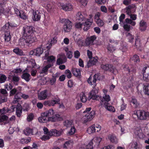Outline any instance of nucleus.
<instances>
[{"label": "nucleus", "instance_id": "cd10ccee", "mask_svg": "<svg viewBox=\"0 0 149 149\" xmlns=\"http://www.w3.org/2000/svg\"><path fill=\"white\" fill-rule=\"evenodd\" d=\"M30 75L27 72L23 73L21 76V78L24 79L26 81H29L31 79Z\"/></svg>", "mask_w": 149, "mask_h": 149}, {"label": "nucleus", "instance_id": "3c124183", "mask_svg": "<svg viewBox=\"0 0 149 149\" xmlns=\"http://www.w3.org/2000/svg\"><path fill=\"white\" fill-rule=\"evenodd\" d=\"M7 96L4 95H1L0 97V102L2 103L6 102L7 100Z\"/></svg>", "mask_w": 149, "mask_h": 149}, {"label": "nucleus", "instance_id": "39448f33", "mask_svg": "<svg viewBox=\"0 0 149 149\" xmlns=\"http://www.w3.org/2000/svg\"><path fill=\"white\" fill-rule=\"evenodd\" d=\"M92 22V21L91 19H87V22H78L76 23L75 26L78 29L81 28V26L83 24V25L84 26L83 30L84 31H86L90 27Z\"/></svg>", "mask_w": 149, "mask_h": 149}, {"label": "nucleus", "instance_id": "8fccbe9b", "mask_svg": "<svg viewBox=\"0 0 149 149\" xmlns=\"http://www.w3.org/2000/svg\"><path fill=\"white\" fill-rule=\"evenodd\" d=\"M57 77H58L57 74H55L52 75V78L50 80V82L52 85H53L55 83L56 80V78Z\"/></svg>", "mask_w": 149, "mask_h": 149}, {"label": "nucleus", "instance_id": "49530a36", "mask_svg": "<svg viewBox=\"0 0 149 149\" xmlns=\"http://www.w3.org/2000/svg\"><path fill=\"white\" fill-rule=\"evenodd\" d=\"M24 134L26 136H29L32 133V130L29 128H26L24 131Z\"/></svg>", "mask_w": 149, "mask_h": 149}, {"label": "nucleus", "instance_id": "412c9836", "mask_svg": "<svg viewBox=\"0 0 149 149\" xmlns=\"http://www.w3.org/2000/svg\"><path fill=\"white\" fill-rule=\"evenodd\" d=\"M76 19L77 22H84L86 21L85 18L84 17L83 15L81 14V12H78L76 15Z\"/></svg>", "mask_w": 149, "mask_h": 149}, {"label": "nucleus", "instance_id": "de8ad7c7", "mask_svg": "<svg viewBox=\"0 0 149 149\" xmlns=\"http://www.w3.org/2000/svg\"><path fill=\"white\" fill-rule=\"evenodd\" d=\"M43 113L48 117V116L52 115L54 114V111L52 109H50Z\"/></svg>", "mask_w": 149, "mask_h": 149}, {"label": "nucleus", "instance_id": "20e7f679", "mask_svg": "<svg viewBox=\"0 0 149 149\" xmlns=\"http://www.w3.org/2000/svg\"><path fill=\"white\" fill-rule=\"evenodd\" d=\"M91 109V107L87 108L84 111L83 113H87V114L83 117L82 118V120L84 123L91 120L93 119V116L95 115V111H94L93 110L89 113Z\"/></svg>", "mask_w": 149, "mask_h": 149}, {"label": "nucleus", "instance_id": "2eb2a0df", "mask_svg": "<svg viewBox=\"0 0 149 149\" xmlns=\"http://www.w3.org/2000/svg\"><path fill=\"white\" fill-rule=\"evenodd\" d=\"M101 68L106 71H109L113 72L114 71L113 66L111 64H102L101 65Z\"/></svg>", "mask_w": 149, "mask_h": 149}, {"label": "nucleus", "instance_id": "ea45409f", "mask_svg": "<svg viewBox=\"0 0 149 149\" xmlns=\"http://www.w3.org/2000/svg\"><path fill=\"white\" fill-rule=\"evenodd\" d=\"M10 27H12V26H11L9 22L6 23L4 26H3L1 29V30L2 31H4L5 32V31H7Z\"/></svg>", "mask_w": 149, "mask_h": 149}, {"label": "nucleus", "instance_id": "6e6d98bb", "mask_svg": "<svg viewBox=\"0 0 149 149\" xmlns=\"http://www.w3.org/2000/svg\"><path fill=\"white\" fill-rule=\"evenodd\" d=\"M65 74L69 79L70 78L72 77V74L69 70H65Z\"/></svg>", "mask_w": 149, "mask_h": 149}, {"label": "nucleus", "instance_id": "a878e982", "mask_svg": "<svg viewBox=\"0 0 149 149\" xmlns=\"http://www.w3.org/2000/svg\"><path fill=\"white\" fill-rule=\"evenodd\" d=\"M108 138L110 141L113 143L116 144L118 143L117 138L113 134H109L108 136Z\"/></svg>", "mask_w": 149, "mask_h": 149}, {"label": "nucleus", "instance_id": "1a4fd4ad", "mask_svg": "<svg viewBox=\"0 0 149 149\" xmlns=\"http://www.w3.org/2000/svg\"><path fill=\"white\" fill-rule=\"evenodd\" d=\"M34 42V39L33 38H31V40L29 38H24L20 39L19 40V45L20 46H28V44H30Z\"/></svg>", "mask_w": 149, "mask_h": 149}, {"label": "nucleus", "instance_id": "f3484780", "mask_svg": "<svg viewBox=\"0 0 149 149\" xmlns=\"http://www.w3.org/2000/svg\"><path fill=\"white\" fill-rule=\"evenodd\" d=\"M90 92L89 93L88 95V98L86 96L85 94V93L83 92H81L79 95L80 99V101L83 103L85 102L88 100V101H90V100L91 99H89V97L90 96Z\"/></svg>", "mask_w": 149, "mask_h": 149}, {"label": "nucleus", "instance_id": "c9c22d12", "mask_svg": "<svg viewBox=\"0 0 149 149\" xmlns=\"http://www.w3.org/2000/svg\"><path fill=\"white\" fill-rule=\"evenodd\" d=\"M73 123L72 120H66L63 122V125L67 127H70Z\"/></svg>", "mask_w": 149, "mask_h": 149}, {"label": "nucleus", "instance_id": "a211bd4d", "mask_svg": "<svg viewBox=\"0 0 149 149\" xmlns=\"http://www.w3.org/2000/svg\"><path fill=\"white\" fill-rule=\"evenodd\" d=\"M139 29L141 31H144L147 27V24L144 20H142L139 23Z\"/></svg>", "mask_w": 149, "mask_h": 149}, {"label": "nucleus", "instance_id": "393cba45", "mask_svg": "<svg viewBox=\"0 0 149 149\" xmlns=\"http://www.w3.org/2000/svg\"><path fill=\"white\" fill-rule=\"evenodd\" d=\"M47 91L45 90L41 92L38 94V98L39 100H42L45 99L47 97Z\"/></svg>", "mask_w": 149, "mask_h": 149}, {"label": "nucleus", "instance_id": "052dcab7", "mask_svg": "<svg viewBox=\"0 0 149 149\" xmlns=\"http://www.w3.org/2000/svg\"><path fill=\"white\" fill-rule=\"evenodd\" d=\"M126 36L129 39L130 41L131 42L132 40L134 39V36L132 35L130 33H126Z\"/></svg>", "mask_w": 149, "mask_h": 149}, {"label": "nucleus", "instance_id": "c85d7f7f", "mask_svg": "<svg viewBox=\"0 0 149 149\" xmlns=\"http://www.w3.org/2000/svg\"><path fill=\"white\" fill-rule=\"evenodd\" d=\"M56 38H57L54 37L49 40L47 45V47H50L53 46L54 44H55L57 42Z\"/></svg>", "mask_w": 149, "mask_h": 149}, {"label": "nucleus", "instance_id": "e2e57ef3", "mask_svg": "<svg viewBox=\"0 0 149 149\" xmlns=\"http://www.w3.org/2000/svg\"><path fill=\"white\" fill-rule=\"evenodd\" d=\"M50 136L49 135H44L42 137H40V139L42 140L45 141H46L50 139Z\"/></svg>", "mask_w": 149, "mask_h": 149}, {"label": "nucleus", "instance_id": "58836bf2", "mask_svg": "<svg viewBox=\"0 0 149 149\" xmlns=\"http://www.w3.org/2000/svg\"><path fill=\"white\" fill-rule=\"evenodd\" d=\"M87 132L89 134H91L95 132V129L94 126L92 125L88 127L87 129Z\"/></svg>", "mask_w": 149, "mask_h": 149}, {"label": "nucleus", "instance_id": "7c9ffc66", "mask_svg": "<svg viewBox=\"0 0 149 149\" xmlns=\"http://www.w3.org/2000/svg\"><path fill=\"white\" fill-rule=\"evenodd\" d=\"M72 72L74 75L78 77L81 75V71L79 69L76 68L72 69Z\"/></svg>", "mask_w": 149, "mask_h": 149}, {"label": "nucleus", "instance_id": "b1692460", "mask_svg": "<svg viewBox=\"0 0 149 149\" xmlns=\"http://www.w3.org/2000/svg\"><path fill=\"white\" fill-rule=\"evenodd\" d=\"M41 17V13L38 11L33 12L32 17L33 20L34 21H38L40 20Z\"/></svg>", "mask_w": 149, "mask_h": 149}, {"label": "nucleus", "instance_id": "09e8293b", "mask_svg": "<svg viewBox=\"0 0 149 149\" xmlns=\"http://www.w3.org/2000/svg\"><path fill=\"white\" fill-rule=\"evenodd\" d=\"M18 91L16 88L12 89L10 92V96H13L15 95Z\"/></svg>", "mask_w": 149, "mask_h": 149}, {"label": "nucleus", "instance_id": "a19ab883", "mask_svg": "<svg viewBox=\"0 0 149 149\" xmlns=\"http://www.w3.org/2000/svg\"><path fill=\"white\" fill-rule=\"evenodd\" d=\"M102 140V138L100 137H95L92 140L93 142H94L96 144V145L97 146H98L99 145L100 142Z\"/></svg>", "mask_w": 149, "mask_h": 149}, {"label": "nucleus", "instance_id": "0eeeda50", "mask_svg": "<svg viewBox=\"0 0 149 149\" xmlns=\"http://www.w3.org/2000/svg\"><path fill=\"white\" fill-rule=\"evenodd\" d=\"M63 21L64 22L63 29L65 32H69L72 28V22L68 19H63Z\"/></svg>", "mask_w": 149, "mask_h": 149}, {"label": "nucleus", "instance_id": "dca6fc26", "mask_svg": "<svg viewBox=\"0 0 149 149\" xmlns=\"http://www.w3.org/2000/svg\"><path fill=\"white\" fill-rule=\"evenodd\" d=\"M62 130L58 131L55 129H52L49 131V135L51 137L52 136H58L62 134Z\"/></svg>", "mask_w": 149, "mask_h": 149}, {"label": "nucleus", "instance_id": "603ef678", "mask_svg": "<svg viewBox=\"0 0 149 149\" xmlns=\"http://www.w3.org/2000/svg\"><path fill=\"white\" fill-rule=\"evenodd\" d=\"M21 13L19 16L22 19H26L27 18V16L26 13L23 11H21L20 12Z\"/></svg>", "mask_w": 149, "mask_h": 149}, {"label": "nucleus", "instance_id": "c756f323", "mask_svg": "<svg viewBox=\"0 0 149 149\" xmlns=\"http://www.w3.org/2000/svg\"><path fill=\"white\" fill-rule=\"evenodd\" d=\"M62 8L65 11H70L72 9V6L70 4L64 5L62 6Z\"/></svg>", "mask_w": 149, "mask_h": 149}, {"label": "nucleus", "instance_id": "6e6552de", "mask_svg": "<svg viewBox=\"0 0 149 149\" xmlns=\"http://www.w3.org/2000/svg\"><path fill=\"white\" fill-rule=\"evenodd\" d=\"M34 42V39L33 38H31V40L29 38H24L20 39L19 40V45L20 46H28V44H30Z\"/></svg>", "mask_w": 149, "mask_h": 149}, {"label": "nucleus", "instance_id": "69168bd1", "mask_svg": "<svg viewBox=\"0 0 149 149\" xmlns=\"http://www.w3.org/2000/svg\"><path fill=\"white\" fill-rule=\"evenodd\" d=\"M97 25L100 26H102L104 24V23L102 20L100 19L96 21Z\"/></svg>", "mask_w": 149, "mask_h": 149}, {"label": "nucleus", "instance_id": "f257e3e1", "mask_svg": "<svg viewBox=\"0 0 149 149\" xmlns=\"http://www.w3.org/2000/svg\"><path fill=\"white\" fill-rule=\"evenodd\" d=\"M98 75L97 74H95L93 77V80L92 81V77L90 76L87 80V82L90 85L93 86V89L90 91V96L89 99H92L93 100H100L101 102L104 105L108 103L109 101L111 100V98L109 95L104 93L103 94L102 97L100 96L97 94L98 92V89H96L95 87L96 86V81L98 78Z\"/></svg>", "mask_w": 149, "mask_h": 149}, {"label": "nucleus", "instance_id": "774afa93", "mask_svg": "<svg viewBox=\"0 0 149 149\" xmlns=\"http://www.w3.org/2000/svg\"><path fill=\"white\" fill-rule=\"evenodd\" d=\"M123 28L125 31H129L131 29V26L129 25L124 24L123 26Z\"/></svg>", "mask_w": 149, "mask_h": 149}, {"label": "nucleus", "instance_id": "a18cd8bd", "mask_svg": "<svg viewBox=\"0 0 149 149\" xmlns=\"http://www.w3.org/2000/svg\"><path fill=\"white\" fill-rule=\"evenodd\" d=\"M22 109L23 111H28L30 109V107L28 104L25 103L22 105Z\"/></svg>", "mask_w": 149, "mask_h": 149}, {"label": "nucleus", "instance_id": "864d4df0", "mask_svg": "<svg viewBox=\"0 0 149 149\" xmlns=\"http://www.w3.org/2000/svg\"><path fill=\"white\" fill-rule=\"evenodd\" d=\"M55 57L53 56H48L47 58V61L49 63H53L55 61Z\"/></svg>", "mask_w": 149, "mask_h": 149}, {"label": "nucleus", "instance_id": "473e14b6", "mask_svg": "<svg viewBox=\"0 0 149 149\" xmlns=\"http://www.w3.org/2000/svg\"><path fill=\"white\" fill-rule=\"evenodd\" d=\"M22 93L18 91L17 93L14 96V100L15 102H18V100L20 99L21 98Z\"/></svg>", "mask_w": 149, "mask_h": 149}, {"label": "nucleus", "instance_id": "ddd939ff", "mask_svg": "<svg viewBox=\"0 0 149 149\" xmlns=\"http://www.w3.org/2000/svg\"><path fill=\"white\" fill-rule=\"evenodd\" d=\"M60 102V100H47L45 101L43 103V104L45 106H54V104H58Z\"/></svg>", "mask_w": 149, "mask_h": 149}, {"label": "nucleus", "instance_id": "4be33fe9", "mask_svg": "<svg viewBox=\"0 0 149 149\" xmlns=\"http://www.w3.org/2000/svg\"><path fill=\"white\" fill-rule=\"evenodd\" d=\"M67 61L66 58L64 56H62L57 58L56 64L57 65H61Z\"/></svg>", "mask_w": 149, "mask_h": 149}, {"label": "nucleus", "instance_id": "9d476101", "mask_svg": "<svg viewBox=\"0 0 149 149\" xmlns=\"http://www.w3.org/2000/svg\"><path fill=\"white\" fill-rule=\"evenodd\" d=\"M143 78L145 81H149V67H145L142 70Z\"/></svg>", "mask_w": 149, "mask_h": 149}, {"label": "nucleus", "instance_id": "4468645a", "mask_svg": "<svg viewBox=\"0 0 149 149\" xmlns=\"http://www.w3.org/2000/svg\"><path fill=\"white\" fill-rule=\"evenodd\" d=\"M62 120L60 115L56 114L53 115L52 117H48V120L49 121L52 122H56L61 121Z\"/></svg>", "mask_w": 149, "mask_h": 149}, {"label": "nucleus", "instance_id": "5fc2aeb1", "mask_svg": "<svg viewBox=\"0 0 149 149\" xmlns=\"http://www.w3.org/2000/svg\"><path fill=\"white\" fill-rule=\"evenodd\" d=\"M76 130L74 126L72 127L68 132L69 135L74 134Z\"/></svg>", "mask_w": 149, "mask_h": 149}, {"label": "nucleus", "instance_id": "72a5a7b5", "mask_svg": "<svg viewBox=\"0 0 149 149\" xmlns=\"http://www.w3.org/2000/svg\"><path fill=\"white\" fill-rule=\"evenodd\" d=\"M131 102L133 104V106L135 108L138 107L139 105V103L137 102V100L134 97H132Z\"/></svg>", "mask_w": 149, "mask_h": 149}, {"label": "nucleus", "instance_id": "680f3d73", "mask_svg": "<svg viewBox=\"0 0 149 149\" xmlns=\"http://www.w3.org/2000/svg\"><path fill=\"white\" fill-rule=\"evenodd\" d=\"M7 79V77L5 75L2 74L0 77V82L3 83Z\"/></svg>", "mask_w": 149, "mask_h": 149}, {"label": "nucleus", "instance_id": "37998d69", "mask_svg": "<svg viewBox=\"0 0 149 149\" xmlns=\"http://www.w3.org/2000/svg\"><path fill=\"white\" fill-rule=\"evenodd\" d=\"M13 52L17 55L22 56L23 54V52L22 50L19 49L17 47L14 49L13 50Z\"/></svg>", "mask_w": 149, "mask_h": 149}, {"label": "nucleus", "instance_id": "5701e85b", "mask_svg": "<svg viewBox=\"0 0 149 149\" xmlns=\"http://www.w3.org/2000/svg\"><path fill=\"white\" fill-rule=\"evenodd\" d=\"M22 106L20 104L17 105L16 107V114L17 117L20 118L22 113Z\"/></svg>", "mask_w": 149, "mask_h": 149}, {"label": "nucleus", "instance_id": "338daca9", "mask_svg": "<svg viewBox=\"0 0 149 149\" xmlns=\"http://www.w3.org/2000/svg\"><path fill=\"white\" fill-rule=\"evenodd\" d=\"M144 93L146 95H149V84L146 86H145L144 89Z\"/></svg>", "mask_w": 149, "mask_h": 149}, {"label": "nucleus", "instance_id": "bb28decb", "mask_svg": "<svg viewBox=\"0 0 149 149\" xmlns=\"http://www.w3.org/2000/svg\"><path fill=\"white\" fill-rule=\"evenodd\" d=\"M8 118L5 115H0V123H3L4 125L8 123Z\"/></svg>", "mask_w": 149, "mask_h": 149}, {"label": "nucleus", "instance_id": "79ce46f5", "mask_svg": "<svg viewBox=\"0 0 149 149\" xmlns=\"http://www.w3.org/2000/svg\"><path fill=\"white\" fill-rule=\"evenodd\" d=\"M19 77L17 76H14L12 78V81L15 85H17L19 80Z\"/></svg>", "mask_w": 149, "mask_h": 149}, {"label": "nucleus", "instance_id": "13d9d810", "mask_svg": "<svg viewBox=\"0 0 149 149\" xmlns=\"http://www.w3.org/2000/svg\"><path fill=\"white\" fill-rule=\"evenodd\" d=\"M93 143L92 141H91L86 146L87 149H92L93 148Z\"/></svg>", "mask_w": 149, "mask_h": 149}, {"label": "nucleus", "instance_id": "e433bc0d", "mask_svg": "<svg viewBox=\"0 0 149 149\" xmlns=\"http://www.w3.org/2000/svg\"><path fill=\"white\" fill-rule=\"evenodd\" d=\"M42 47H37L36 49L35 50L36 55L39 56L43 53V50Z\"/></svg>", "mask_w": 149, "mask_h": 149}, {"label": "nucleus", "instance_id": "f704fd0d", "mask_svg": "<svg viewBox=\"0 0 149 149\" xmlns=\"http://www.w3.org/2000/svg\"><path fill=\"white\" fill-rule=\"evenodd\" d=\"M10 33L9 31H5L4 33L5 40L6 42L9 41L10 40Z\"/></svg>", "mask_w": 149, "mask_h": 149}, {"label": "nucleus", "instance_id": "c03bdc74", "mask_svg": "<svg viewBox=\"0 0 149 149\" xmlns=\"http://www.w3.org/2000/svg\"><path fill=\"white\" fill-rule=\"evenodd\" d=\"M31 139L30 137H28L27 139H22L20 140V143L22 144L27 143L31 141Z\"/></svg>", "mask_w": 149, "mask_h": 149}, {"label": "nucleus", "instance_id": "0e129e2a", "mask_svg": "<svg viewBox=\"0 0 149 149\" xmlns=\"http://www.w3.org/2000/svg\"><path fill=\"white\" fill-rule=\"evenodd\" d=\"M93 125L95 127V132H98L101 130V126L100 125L96 124H94Z\"/></svg>", "mask_w": 149, "mask_h": 149}, {"label": "nucleus", "instance_id": "6ab92c4d", "mask_svg": "<svg viewBox=\"0 0 149 149\" xmlns=\"http://www.w3.org/2000/svg\"><path fill=\"white\" fill-rule=\"evenodd\" d=\"M53 64H48L46 65L45 67L43 68L41 70L40 72V74H47V71L49 69L53 66Z\"/></svg>", "mask_w": 149, "mask_h": 149}, {"label": "nucleus", "instance_id": "bf43d9fd", "mask_svg": "<svg viewBox=\"0 0 149 149\" xmlns=\"http://www.w3.org/2000/svg\"><path fill=\"white\" fill-rule=\"evenodd\" d=\"M34 116L32 113H31L29 114L27 117V120L28 122L31 121L34 118Z\"/></svg>", "mask_w": 149, "mask_h": 149}, {"label": "nucleus", "instance_id": "4d7b16f0", "mask_svg": "<svg viewBox=\"0 0 149 149\" xmlns=\"http://www.w3.org/2000/svg\"><path fill=\"white\" fill-rule=\"evenodd\" d=\"M8 108L4 107L1 109V114H5L6 113L10 112Z\"/></svg>", "mask_w": 149, "mask_h": 149}, {"label": "nucleus", "instance_id": "f8f14e48", "mask_svg": "<svg viewBox=\"0 0 149 149\" xmlns=\"http://www.w3.org/2000/svg\"><path fill=\"white\" fill-rule=\"evenodd\" d=\"M97 62V60L94 57L89 58V60L87 62V64L85 66V68H89L95 65Z\"/></svg>", "mask_w": 149, "mask_h": 149}, {"label": "nucleus", "instance_id": "4c0bfd02", "mask_svg": "<svg viewBox=\"0 0 149 149\" xmlns=\"http://www.w3.org/2000/svg\"><path fill=\"white\" fill-rule=\"evenodd\" d=\"M104 106L105 108L109 111L112 112H114L115 111V108L113 106L110 105L108 103L106 104Z\"/></svg>", "mask_w": 149, "mask_h": 149}, {"label": "nucleus", "instance_id": "423d86ee", "mask_svg": "<svg viewBox=\"0 0 149 149\" xmlns=\"http://www.w3.org/2000/svg\"><path fill=\"white\" fill-rule=\"evenodd\" d=\"M123 70L125 72L128 76H130L131 74L135 73L136 72V68L133 65L129 64H125L123 65Z\"/></svg>", "mask_w": 149, "mask_h": 149}, {"label": "nucleus", "instance_id": "f03ea898", "mask_svg": "<svg viewBox=\"0 0 149 149\" xmlns=\"http://www.w3.org/2000/svg\"><path fill=\"white\" fill-rule=\"evenodd\" d=\"M23 37L29 38L31 40V38H33L34 42L35 41L36 37L33 36V32L34 31V28L32 26H27L23 28Z\"/></svg>", "mask_w": 149, "mask_h": 149}, {"label": "nucleus", "instance_id": "aec40b11", "mask_svg": "<svg viewBox=\"0 0 149 149\" xmlns=\"http://www.w3.org/2000/svg\"><path fill=\"white\" fill-rule=\"evenodd\" d=\"M38 120L40 123H44L49 121L48 117H47L43 113L41 114V116L38 118Z\"/></svg>", "mask_w": 149, "mask_h": 149}, {"label": "nucleus", "instance_id": "2f4dec72", "mask_svg": "<svg viewBox=\"0 0 149 149\" xmlns=\"http://www.w3.org/2000/svg\"><path fill=\"white\" fill-rule=\"evenodd\" d=\"M130 60V61H133L135 63H138L140 61L139 57L136 54L134 55L133 57L131 58Z\"/></svg>", "mask_w": 149, "mask_h": 149}, {"label": "nucleus", "instance_id": "9b49d317", "mask_svg": "<svg viewBox=\"0 0 149 149\" xmlns=\"http://www.w3.org/2000/svg\"><path fill=\"white\" fill-rule=\"evenodd\" d=\"M96 37L95 36H91L90 37L87 38L85 41L86 46H91L95 43V40Z\"/></svg>", "mask_w": 149, "mask_h": 149}, {"label": "nucleus", "instance_id": "7ed1b4c3", "mask_svg": "<svg viewBox=\"0 0 149 149\" xmlns=\"http://www.w3.org/2000/svg\"><path fill=\"white\" fill-rule=\"evenodd\" d=\"M133 116H136L139 120H146L149 118V112L144 110H137L134 111Z\"/></svg>", "mask_w": 149, "mask_h": 149}]
</instances>
